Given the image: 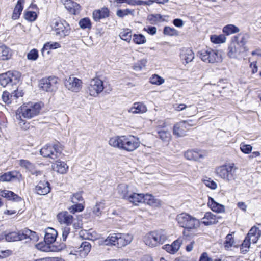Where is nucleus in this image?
<instances>
[{
	"mask_svg": "<svg viewBox=\"0 0 261 261\" xmlns=\"http://www.w3.org/2000/svg\"><path fill=\"white\" fill-rule=\"evenodd\" d=\"M45 234L43 241L40 242L35 245L38 250L43 252H59L66 247L64 243L59 245L53 244L58 237L57 231L52 227H48L44 230Z\"/></svg>",
	"mask_w": 261,
	"mask_h": 261,
	"instance_id": "f257e3e1",
	"label": "nucleus"
},
{
	"mask_svg": "<svg viewBox=\"0 0 261 261\" xmlns=\"http://www.w3.org/2000/svg\"><path fill=\"white\" fill-rule=\"evenodd\" d=\"M109 144L111 146L119 149L132 152L139 147L140 141L134 136L122 135L111 138Z\"/></svg>",
	"mask_w": 261,
	"mask_h": 261,
	"instance_id": "f03ea898",
	"label": "nucleus"
},
{
	"mask_svg": "<svg viewBox=\"0 0 261 261\" xmlns=\"http://www.w3.org/2000/svg\"><path fill=\"white\" fill-rule=\"evenodd\" d=\"M238 169L234 163H228L216 167L215 173L224 180L231 181L237 178L236 171Z\"/></svg>",
	"mask_w": 261,
	"mask_h": 261,
	"instance_id": "7ed1b4c3",
	"label": "nucleus"
},
{
	"mask_svg": "<svg viewBox=\"0 0 261 261\" xmlns=\"http://www.w3.org/2000/svg\"><path fill=\"white\" fill-rule=\"evenodd\" d=\"M197 56L206 63H215L222 62L223 57L221 52L210 48L201 49L197 53Z\"/></svg>",
	"mask_w": 261,
	"mask_h": 261,
	"instance_id": "20e7f679",
	"label": "nucleus"
},
{
	"mask_svg": "<svg viewBox=\"0 0 261 261\" xmlns=\"http://www.w3.org/2000/svg\"><path fill=\"white\" fill-rule=\"evenodd\" d=\"M41 109V104L38 102H29L21 106L17 110L16 116L23 117L25 118L31 119L38 115Z\"/></svg>",
	"mask_w": 261,
	"mask_h": 261,
	"instance_id": "39448f33",
	"label": "nucleus"
},
{
	"mask_svg": "<svg viewBox=\"0 0 261 261\" xmlns=\"http://www.w3.org/2000/svg\"><path fill=\"white\" fill-rule=\"evenodd\" d=\"M198 220L191 217L186 213L180 214V227L184 228L183 234L185 236H189L190 234L187 233V231H190L191 230L196 228L199 225Z\"/></svg>",
	"mask_w": 261,
	"mask_h": 261,
	"instance_id": "423d86ee",
	"label": "nucleus"
},
{
	"mask_svg": "<svg viewBox=\"0 0 261 261\" xmlns=\"http://www.w3.org/2000/svg\"><path fill=\"white\" fill-rule=\"evenodd\" d=\"M62 149L59 144H47L42 148L40 151L41 155L45 158H49L56 160L61 154Z\"/></svg>",
	"mask_w": 261,
	"mask_h": 261,
	"instance_id": "0eeeda50",
	"label": "nucleus"
},
{
	"mask_svg": "<svg viewBox=\"0 0 261 261\" xmlns=\"http://www.w3.org/2000/svg\"><path fill=\"white\" fill-rule=\"evenodd\" d=\"M20 73L16 71H9L0 74V85L6 87L9 85H16L20 78Z\"/></svg>",
	"mask_w": 261,
	"mask_h": 261,
	"instance_id": "6e6552de",
	"label": "nucleus"
},
{
	"mask_svg": "<svg viewBox=\"0 0 261 261\" xmlns=\"http://www.w3.org/2000/svg\"><path fill=\"white\" fill-rule=\"evenodd\" d=\"M248 51V47H242L232 41L228 47L227 56L231 59L241 60Z\"/></svg>",
	"mask_w": 261,
	"mask_h": 261,
	"instance_id": "1a4fd4ad",
	"label": "nucleus"
},
{
	"mask_svg": "<svg viewBox=\"0 0 261 261\" xmlns=\"http://www.w3.org/2000/svg\"><path fill=\"white\" fill-rule=\"evenodd\" d=\"M58 79L55 76L43 78L40 81V88L46 92H52L56 91L58 89Z\"/></svg>",
	"mask_w": 261,
	"mask_h": 261,
	"instance_id": "9d476101",
	"label": "nucleus"
},
{
	"mask_svg": "<svg viewBox=\"0 0 261 261\" xmlns=\"http://www.w3.org/2000/svg\"><path fill=\"white\" fill-rule=\"evenodd\" d=\"M104 89L103 81L98 78L91 80L88 86V91L91 96H96L101 92Z\"/></svg>",
	"mask_w": 261,
	"mask_h": 261,
	"instance_id": "9b49d317",
	"label": "nucleus"
},
{
	"mask_svg": "<svg viewBox=\"0 0 261 261\" xmlns=\"http://www.w3.org/2000/svg\"><path fill=\"white\" fill-rule=\"evenodd\" d=\"M82 81L74 76H70L65 81V86L69 90L74 92H79L82 88Z\"/></svg>",
	"mask_w": 261,
	"mask_h": 261,
	"instance_id": "f8f14e48",
	"label": "nucleus"
},
{
	"mask_svg": "<svg viewBox=\"0 0 261 261\" xmlns=\"http://www.w3.org/2000/svg\"><path fill=\"white\" fill-rule=\"evenodd\" d=\"M54 28L56 35L58 36L60 38L64 37L69 33V25L65 21H56Z\"/></svg>",
	"mask_w": 261,
	"mask_h": 261,
	"instance_id": "ddd939ff",
	"label": "nucleus"
},
{
	"mask_svg": "<svg viewBox=\"0 0 261 261\" xmlns=\"http://www.w3.org/2000/svg\"><path fill=\"white\" fill-rule=\"evenodd\" d=\"M206 155L204 151L199 150H188L184 154L186 159L196 162H200Z\"/></svg>",
	"mask_w": 261,
	"mask_h": 261,
	"instance_id": "4468645a",
	"label": "nucleus"
},
{
	"mask_svg": "<svg viewBox=\"0 0 261 261\" xmlns=\"http://www.w3.org/2000/svg\"><path fill=\"white\" fill-rule=\"evenodd\" d=\"M129 186L125 184H121L118 186L117 191V194L121 195L122 196H152V194L146 193H137L135 192H133L130 190L128 189Z\"/></svg>",
	"mask_w": 261,
	"mask_h": 261,
	"instance_id": "2eb2a0df",
	"label": "nucleus"
},
{
	"mask_svg": "<svg viewBox=\"0 0 261 261\" xmlns=\"http://www.w3.org/2000/svg\"><path fill=\"white\" fill-rule=\"evenodd\" d=\"M19 165L29 172H30L32 175H35L36 176L41 175L42 172L40 170L36 169V167L34 164L31 163L29 161L27 160L21 159L19 161Z\"/></svg>",
	"mask_w": 261,
	"mask_h": 261,
	"instance_id": "dca6fc26",
	"label": "nucleus"
},
{
	"mask_svg": "<svg viewBox=\"0 0 261 261\" xmlns=\"http://www.w3.org/2000/svg\"><path fill=\"white\" fill-rule=\"evenodd\" d=\"M261 236V224L253 226L248 233L246 237L253 244L256 243Z\"/></svg>",
	"mask_w": 261,
	"mask_h": 261,
	"instance_id": "f3484780",
	"label": "nucleus"
},
{
	"mask_svg": "<svg viewBox=\"0 0 261 261\" xmlns=\"http://www.w3.org/2000/svg\"><path fill=\"white\" fill-rule=\"evenodd\" d=\"M5 239L7 242H15L23 240V229L16 231L4 232Z\"/></svg>",
	"mask_w": 261,
	"mask_h": 261,
	"instance_id": "a211bd4d",
	"label": "nucleus"
},
{
	"mask_svg": "<svg viewBox=\"0 0 261 261\" xmlns=\"http://www.w3.org/2000/svg\"><path fill=\"white\" fill-rule=\"evenodd\" d=\"M57 218L60 224H65L67 226L70 225L74 220L73 216L69 214L67 211L59 212L57 215Z\"/></svg>",
	"mask_w": 261,
	"mask_h": 261,
	"instance_id": "6ab92c4d",
	"label": "nucleus"
},
{
	"mask_svg": "<svg viewBox=\"0 0 261 261\" xmlns=\"http://www.w3.org/2000/svg\"><path fill=\"white\" fill-rule=\"evenodd\" d=\"M195 55L190 48L182 49V63L186 67H189V64L194 59Z\"/></svg>",
	"mask_w": 261,
	"mask_h": 261,
	"instance_id": "aec40b11",
	"label": "nucleus"
},
{
	"mask_svg": "<svg viewBox=\"0 0 261 261\" xmlns=\"http://www.w3.org/2000/svg\"><path fill=\"white\" fill-rule=\"evenodd\" d=\"M110 11L108 8L103 7L100 9L95 10L92 13L93 20L96 22H99L101 19L109 16Z\"/></svg>",
	"mask_w": 261,
	"mask_h": 261,
	"instance_id": "412c9836",
	"label": "nucleus"
},
{
	"mask_svg": "<svg viewBox=\"0 0 261 261\" xmlns=\"http://www.w3.org/2000/svg\"><path fill=\"white\" fill-rule=\"evenodd\" d=\"M118 240L117 247L122 248L130 244L133 240V237L129 234L117 233Z\"/></svg>",
	"mask_w": 261,
	"mask_h": 261,
	"instance_id": "4be33fe9",
	"label": "nucleus"
},
{
	"mask_svg": "<svg viewBox=\"0 0 261 261\" xmlns=\"http://www.w3.org/2000/svg\"><path fill=\"white\" fill-rule=\"evenodd\" d=\"M73 198H74V197H71V201L72 203H73L74 204L73 205H71V206L69 207L68 208V210L71 213L74 214L76 213L82 212L84 210L85 206L82 203H80L77 202H74L73 201ZM74 198L78 201H82L83 200V197H74Z\"/></svg>",
	"mask_w": 261,
	"mask_h": 261,
	"instance_id": "5701e85b",
	"label": "nucleus"
},
{
	"mask_svg": "<svg viewBox=\"0 0 261 261\" xmlns=\"http://www.w3.org/2000/svg\"><path fill=\"white\" fill-rule=\"evenodd\" d=\"M49 186V183L48 181H40L36 186L35 191L37 194L44 196L50 192Z\"/></svg>",
	"mask_w": 261,
	"mask_h": 261,
	"instance_id": "b1692460",
	"label": "nucleus"
},
{
	"mask_svg": "<svg viewBox=\"0 0 261 261\" xmlns=\"http://www.w3.org/2000/svg\"><path fill=\"white\" fill-rule=\"evenodd\" d=\"M143 241L146 245L150 247L156 246L158 243L155 231H151L147 233L143 238Z\"/></svg>",
	"mask_w": 261,
	"mask_h": 261,
	"instance_id": "393cba45",
	"label": "nucleus"
},
{
	"mask_svg": "<svg viewBox=\"0 0 261 261\" xmlns=\"http://www.w3.org/2000/svg\"><path fill=\"white\" fill-rule=\"evenodd\" d=\"M249 38V35L248 34H240L237 36H234L232 41L242 47H247L246 46V44Z\"/></svg>",
	"mask_w": 261,
	"mask_h": 261,
	"instance_id": "a878e982",
	"label": "nucleus"
},
{
	"mask_svg": "<svg viewBox=\"0 0 261 261\" xmlns=\"http://www.w3.org/2000/svg\"><path fill=\"white\" fill-rule=\"evenodd\" d=\"M162 249L168 253L174 254L179 249V238L173 241L171 244H166L162 246Z\"/></svg>",
	"mask_w": 261,
	"mask_h": 261,
	"instance_id": "bb28decb",
	"label": "nucleus"
},
{
	"mask_svg": "<svg viewBox=\"0 0 261 261\" xmlns=\"http://www.w3.org/2000/svg\"><path fill=\"white\" fill-rule=\"evenodd\" d=\"M19 172L16 171H12L6 172L0 176V181L3 182H9L18 178Z\"/></svg>",
	"mask_w": 261,
	"mask_h": 261,
	"instance_id": "cd10ccee",
	"label": "nucleus"
},
{
	"mask_svg": "<svg viewBox=\"0 0 261 261\" xmlns=\"http://www.w3.org/2000/svg\"><path fill=\"white\" fill-rule=\"evenodd\" d=\"M218 218L216 215L211 212H207L202 219V223L205 225H210L215 224L218 222Z\"/></svg>",
	"mask_w": 261,
	"mask_h": 261,
	"instance_id": "c85d7f7f",
	"label": "nucleus"
},
{
	"mask_svg": "<svg viewBox=\"0 0 261 261\" xmlns=\"http://www.w3.org/2000/svg\"><path fill=\"white\" fill-rule=\"evenodd\" d=\"M53 169L61 174H65L67 172L68 166L64 162L56 161L53 165Z\"/></svg>",
	"mask_w": 261,
	"mask_h": 261,
	"instance_id": "c756f323",
	"label": "nucleus"
},
{
	"mask_svg": "<svg viewBox=\"0 0 261 261\" xmlns=\"http://www.w3.org/2000/svg\"><path fill=\"white\" fill-rule=\"evenodd\" d=\"M23 240L30 239L34 242H37L39 240V237L36 232L32 231L28 228L23 229Z\"/></svg>",
	"mask_w": 261,
	"mask_h": 261,
	"instance_id": "7c9ffc66",
	"label": "nucleus"
},
{
	"mask_svg": "<svg viewBox=\"0 0 261 261\" xmlns=\"http://www.w3.org/2000/svg\"><path fill=\"white\" fill-rule=\"evenodd\" d=\"M91 249V244L88 242L84 241L82 242L78 248V252H79L80 255L85 256L88 255L89 252L90 251Z\"/></svg>",
	"mask_w": 261,
	"mask_h": 261,
	"instance_id": "2f4dec72",
	"label": "nucleus"
},
{
	"mask_svg": "<svg viewBox=\"0 0 261 261\" xmlns=\"http://www.w3.org/2000/svg\"><path fill=\"white\" fill-rule=\"evenodd\" d=\"M147 108L145 105L142 102H135L130 109L129 112L134 114L143 113L146 112Z\"/></svg>",
	"mask_w": 261,
	"mask_h": 261,
	"instance_id": "473e14b6",
	"label": "nucleus"
},
{
	"mask_svg": "<svg viewBox=\"0 0 261 261\" xmlns=\"http://www.w3.org/2000/svg\"><path fill=\"white\" fill-rule=\"evenodd\" d=\"M23 1L24 0H18L12 15V19L13 20H16L19 18L23 8L22 5Z\"/></svg>",
	"mask_w": 261,
	"mask_h": 261,
	"instance_id": "72a5a7b5",
	"label": "nucleus"
},
{
	"mask_svg": "<svg viewBox=\"0 0 261 261\" xmlns=\"http://www.w3.org/2000/svg\"><path fill=\"white\" fill-rule=\"evenodd\" d=\"M207 204L208 206L214 212L220 213L223 212L224 211V206L220 204L217 202H215L214 200V199L211 197H209V199Z\"/></svg>",
	"mask_w": 261,
	"mask_h": 261,
	"instance_id": "f704fd0d",
	"label": "nucleus"
},
{
	"mask_svg": "<svg viewBox=\"0 0 261 261\" xmlns=\"http://www.w3.org/2000/svg\"><path fill=\"white\" fill-rule=\"evenodd\" d=\"M60 47V44L58 42H47L44 45L43 47L41 49L42 54L44 56L45 51L48 54L49 53V49H56Z\"/></svg>",
	"mask_w": 261,
	"mask_h": 261,
	"instance_id": "c9c22d12",
	"label": "nucleus"
},
{
	"mask_svg": "<svg viewBox=\"0 0 261 261\" xmlns=\"http://www.w3.org/2000/svg\"><path fill=\"white\" fill-rule=\"evenodd\" d=\"M62 3L65 5V8L71 13L75 14V10L80 7L79 4L72 2L71 0H61Z\"/></svg>",
	"mask_w": 261,
	"mask_h": 261,
	"instance_id": "e433bc0d",
	"label": "nucleus"
},
{
	"mask_svg": "<svg viewBox=\"0 0 261 261\" xmlns=\"http://www.w3.org/2000/svg\"><path fill=\"white\" fill-rule=\"evenodd\" d=\"M146 197H123L124 199L127 200L134 205H139L140 203H146Z\"/></svg>",
	"mask_w": 261,
	"mask_h": 261,
	"instance_id": "4c0bfd02",
	"label": "nucleus"
},
{
	"mask_svg": "<svg viewBox=\"0 0 261 261\" xmlns=\"http://www.w3.org/2000/svg\"><path fill=\"white\" fill-rule=\"evenodd\" d=\"M154 231L158 240V243L159 244H163L168 239L166 231L163 229Z\"/></svg>",
	"mask_w": 261,
	"mask_h": 261,
	"instance_id": "58836bf2",
	"label": "nucleus"
},
{
	"mask_svg": "<svg viewBox=\"0 0 261 261\" xmlns=\"http://www.w3.org/2000/svg\"><path fill=\"white\" fill-rule=\"evenodd\" d=\"M117 233L110 234L103 241L105 245L108 246H117Z\"/></svg>",
	"mask_w": 261,
	"mask_h": 261,
	"instance_id": "ea45409f",
	"label": "nucleus"
},
{
	"mask_svg": "<svg viewBox=\"0 0 261 261\" xmlns=\"http://www.w3.org/2000/svg\"><path fill=\"white\" fill-rule=\"evenodd\" d=\"M10 57L9 48L5 45L0 46V60H8Z\"/></svg>",
	"mask_w": 261,
	"mask_h": 261,
	"instance_id": "a19ab883",
	"label": "nucleus"
},
{
	"mask_svg": "<svg viewBox=\"0 0 261 261\" xmlns=\"http://www.w3.org/2000/svg\"><path fill=\"white\" fill-rule=\"evenodd\" d=\"M239 29L233 24H228L225 26L223 29V32L227 35L239 32Z\"/></svg>",
	"mask_w": 261,
	"mask_h": 261,
	"instance_id": "79ce46f5",
	"label": "nucleus"
},
{
	"mask_svg": "<svg viewBox=\"0 0 261 261\" xmlns=\"http://www.w3.org/2000/svg\"><path fill=\"white\" fill-rule=\"evenodd\" d=\"M133 41L136 44L141 45L146 42V39L145 37L141 34H134L133 36Z\"/></svg>",
	"mask_w": 261,
	"mask_h": 261,
	"instance_id": "37998d69",
	"label": "nucleus"
},
{
	"mask_svg": "<svg viewBox=\"0 0 261 261\" xmlns=\"http://www.w3.org/2000/svg\"><path fill=\"white\" fill-rule=\"evenodd\" d=\"M211 41L215 44L223 43L226 41V37L221 34L219 35H213L211 36Z\"/></svg>",
	"mask_w": 261,
	"mask_h": 261,
	"instance_id": "c03bdc74",
	"label": "nucleus"
},
{
	"mask_svg": "<svg viewBox=\"0 0 261 261\" xmlns=\"http://www.w3.org/2000/svg\"><path fill=\"white\" fill-rule=\"evenodd\" d=\"M202 182L208 188L215 190L217 188V183L211 178L205 177L202 179Z\"/></svg>",
	"mask_w": 261,
	"mask_h": 261,
	"instance_id": "a18cd8bd",
	"label": "nucleus"
},
{
	"mask_svg": "<svg viewBox=\"0 0 261 261\" xmlns=\"http://www.w3.org/2000/svg\"><path fill=\"white\" fill-rule=\"evenodd\" d=\"M119 37L121 39L129 43L132 40V31L128 29L124 30L120 33Z\"/></svg>",
	"mask_w": 261,
	"mask_h": 261,
	"instance_id": "49530a36",
	"label": "nucleus"
},
{
	"mask_svg": "<svg viewBox=\"0 0 261 261\" xmlns=\"http://www.w3.org/2000/svg\"><path fill=\"white\" fill-rule=\"evenodd\" d=\"M251 242H252L251 241L246 237L240 246V250L242 253L245 254L249 251Z\"/></svg>",
	"mask_w": 261,
	"mask_h": 261,
	"instance_id": "de8ad7c7",
	"label": "nucleus"
},
{
	"mask_svg": "<svg viewBox=\"0 0 261 261\" xmlns=\"http://www.w3.org/2000/svg\"><path fill=\"white\" fill-rule=\"evenodd\" d=\"M155 197H146V203L148 205L152 207H158L161 205V201L159 199H155Z\"/></svg>",
	"mask_w": 261,
	"mask_h": 261,
	"instance_id": "09e8293b",
	"label": "nucleus"
},
{
	"mask_svg": "<svg viewBox=\"0 0 261 261\" xmlns=\"http://www.w3.org/2000/svg\"><path fill=\"white\" fill-rule=\"evenodd\" d=\"M134 12V10H130L129 9H118L116 12V15L120 18H123L124 16L128 15H133Z\"/></svg>",
	"mask_w": 261,
	"mask_h": 261,
	"instance_id": "8fccbe9b",
	"label": "nucleus"
},
{
	"mask_svg": "<svg viewBox=\"0 0 261 261\" xmlns=\"http://www.w3.org/2000/svg\"><path fill=\"white\" fill-rule=\"evenodd\" d=\"M149 82L152 84L160 85L164 83V79L157 74H153L150 78Z\"/></svg>",
	"mask_w": 261,
	"mask_h": 261,
	"instance_id": "3c124183",
	"label": "nucleus"
},
{
	"mask_svg": "<svg viewBox=\"0 0 261 261\" xmlns=\"http://www.w3.org/2000/svg\"><path fill=\"white\" fill-rule=\"evenodd\" d=\"M234 239L231 234H228L225 238V240L224 243V247L226 249L228 250L233 245Z\"/></svg>",
	"mask_w": 261,
	"mask_h": 261,
	"instance_id": "603ef678",
	"label": "nucleus"
},
{
	"mask_svg": "<svg viewBox=\"0 0 261 261\" xmlns=\"http://www.w3.org/2000/svg\"><path fill=\"white\" fill-rule=\"evenodd\" d=\"M80 27L83 29L88 28L90 29L91 27V22L90 19L88 17H85L81 19L79 22Z\"/></svg>",
	"mask_w": 261,
	"mask_h": 261,
	"instance_id": "864d4df0",
	"label": "nucleus"
},
{
	"mask_svg": "<svg viewBox=\"0 0 261 261\" xmlns=\"http://www.w3.org/2000/svg\"><path fill=\"white\" fill-rule=\"evenodd\" d=\"M163 33L165 35L168 36H177L178 34V32L176 30L170 27H165Z\"/></svg>",
	"mask_w": 261,
	"mask_h": 261,
	"instance_id": "5fc2aeb1",
	"label": "nucleus"
},
{
	"mask_svg": "<svg viewBox=\"0 0 261 261\" xmlns=\"http://www.w3.org/2000/svg\"><path fill=\"white\" fill-rule=\"evenodd\" d=\"M160 138L163 141L168 142L170 138V134L168 131L161 130L158 132Z\"/></svg>",
	"mask_w": 261,
	"mask_h": 261,
	"instance_id": "6e6d98bb",
	"label": "nucleus"
},
{
	"mask_svg": "<svg viewBox=\"0 0 261 261\" xmlns=\"http://www.w3.org/2000/svg\"><path fill=\"white\" fill-rule=\"evenodd\" d=\"M23 95L22 91L17 89L11 93V98L13 99V102H17V99L19 97H22Z\"/></svg>",
	"mask_w": 261,
	"mask_h": 261,
	"instance_id": "4d7b16f0",
	"label": "nucleus"
},
{
	"mask_svg": "<svg viewBox=\"0 0 261 261\" xmlns=\"http://www.w3.org/2000/svg\"><path fill=\"white\" fill-rule=\"evenodd\" d=\"M146 63L147 60L146 59H142L135 64L133 68L136 71H140L146 66Z\"/></svg>",
	"mask_w": 261,
	"mask_h": 261,
	"instance_id": "13d9d810",
	"label": "nucleus"
},
{
	"mask_svg": "<svg viewBox=\"0 0 261 261\" xmlns=\"http://www.w3.org/2000/svg\"><path fill=\"white\" fill-rule=\"evenodd\" d=\"M37 15L36 12L34 11H27L24 14V17L26 20L29 21H34L37 18Z\"/></svg>",
	"mask_w": 261,
	"mask_h": 261,
	"instance_id": "bf43d9fd",
	"label": "nucleus"
},
{
	"mask_svg": "<svg viewBox=\"0 0 261 261\" xmlns=\"http://www.w3.org/2000/svg\"><path fill=\"white\" fill-rule=\"evenodd\" d=\"M2 98L3 101L6 104H10L13 102V99L11 98V94L7 91L3 92Z\"/></svg>",
	"mask_w": 261,
	"mask_h": 261,
	"instance_id": "052dcab7",
	"label": "nucleus"
},
{
	"mask_svg": "<svg viewBox=\"0 0 261 261\" xmlns=\"http://www.w3.org/2000/svg\"><path fill=\"white\" fill-rule=\"evenodd\" d=\"M38 57V52L36 49H33L30 51L27 55V58L28 60L35 61Z\"/></svg>",
	"mask_w": 261,
	"mask_h": 261,
	"instance_id": "680f3d73",
	"label": "nucleus"
},
{
	"mask_svg": "<svg viewBox=\"0 0 261 261\" xmlns=\"http://www.w3.org/2000/svg\"><path fill=\"white\" fill-rule=\"evenodd\" d=\"M240 149L244 153L249 154L251 152L252 147L249 144L241 143L240 144Z\"/></svg>",
	"mask_w": 261,
	"mask_h": 261,
	"instance_id": "e2e57ef3",
	"label": "nucleus"
},
{
	"mask_svg": "<svg viewBox=\"0 0 261 261\" xmlns=\"http://www.w3.org/2000/svg\"><path fill=\"white\" fill-rule=\"evenodd\" d=\"M117 3L122 4L126 3L131 5H141L142 1L140 0H116Z\"/></svg>",
	"mask_w": 261,
	"mask_h": 261,
	"instance_id": "0e129e2a",
	"label": "nucleus"
},
{
	"mask_svg": "<svg viewBox=\"0 0 261 261\" xmlns=\"http://www.w3.org/2000/svg\"><path fill=\"white\" fill-rule=\"evenodd\" d=\"M62 237L63 241H66L67 238L70 232V228L68 226L63 227L61 228Z\"/></svg>",
	"mask_w": 261,
	"mask_h": 261,
	"instance_id": "69168bd1",
	"label": "nucleus"
},
{
	"mask_svg": "<svg viewBox=\"0 0 261 261\" xmlns=\"http://www.w3.org/2000/svg\"><path fill=\"white\" fill-rule=\"evenodd\" d=\"M249 62H250L249 67L251 69V72L252 74L256 73L258 71V67L257 65V62H250L249 59Z\"/></svg>",
	"mask_w": 261,
	"mask_h": 261,
	"instance_id": "338daca9",
	"label": "nucleus"
},
{
	"mask_svg": "<svg viewBox=\"0 0 261 261\" xmlns=\"http://www.w3.org/2000/svg\"><path fill=\"white\" fill-rule=\"evenodd\" d=\"M199 261H213V259L206 252H203L200 256Z\"/></svg>",
	"mask_w": 261,
	"mask_h": 261,
	"instance_id": "774afa93",
	"label": "nucleus"
}]
</instances>
